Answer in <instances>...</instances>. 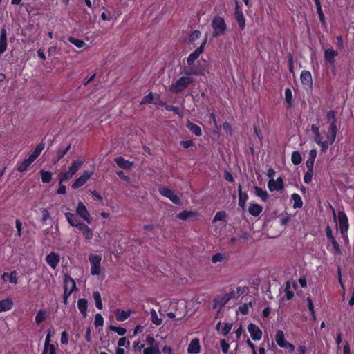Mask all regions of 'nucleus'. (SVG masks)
<instances>
[{
	"label": "nucleus",
	"mask_w": 354,
	"mask_h": 354,
	"mask_svg": "<svg viewBox=\"0 0 354 354\" xmlns=\"http://www.w3.org/2000/svg\"><path fill=\"white\" fill-rule=\"evenodd\" d=\"M326 119L327 122L330 123L326 137L327 139L329 140L330 145H332L335 140L337 133V127L336 126L337 118L335 111L332 110L329 111L327 113Z\"/></svg>",
	"instance_id": "obj_1"
},
{
	"label": "nucleus",
	"mask_w": 354,
	"mask_h": 354,
	"mask_svg": "<svg viewBox=\"0 0 354 354\" xmlns=\"http://www.w3.org/2000/svg\"><path fill=\"white\" fill-rule=\"evenodd\" d=\"M84 162V160H77L73 161L71 165L69 167L68 171L73 176L75 175L78 170L80 169L83 163Z\"/></svg>",
	"instance_id": "obj_27"
},
{
	"label": "nucleus",
	"mask_w": 354,
	"mask_h": 354,
	"mask_svg": "<svg viewBox=\"0 0 354 354\" xmlns=\"http://www.w3.org/2000/svg\"><path fill=\"white\" fill-rule=\"evenodd\" d=\"M182 73L190 76V75H197V72L196 70L193 69L191 67H184Z\"/></svg>",
	"instance_id": "obj_52"
},
{
	"label": "nucleus",
	"mask_w": 354,
	"mask_h": 354,
	"mask_svg": "<svg viewBox=\"0 0 354 354\" xmlns=\"http://www.w3.org/2000/svg\"><path fill=\"white\" fill-rule=\"evenodd\" d=\"M162 352L164 353V354H174V351L173 349L171 348V346H165L162 348Z\"/></svg>",
	"instance_id": "obj_64"
},
{
	"label": "nucleus",
	"mask_w": 354,
	"mask_h": 354,
	"mask_svg": "<svg viewBox=\"0 0 354 354\" xmlns=\"http://www.w3.org/2000/svg\"><path fill=\"white\" fill-rule=\"evenodd\" d=\"M307 301H308V307L309 311L310 312V314L313 316V317L314 319H315V314L313 304V301L310 297H307Z\"/></svg>",
	"instance_id": "obj_55"
},
{
	"label": "nucleus",
	"mask_w": 354,
	"mask_h": 354,
	"mask_svg": "<svg viewBox=\"0 0 354 354\" xmlns=\"http://www.w3.org/2000/svg\"><path fill=\"white\" fill-rule=\"evenodd\" d=\"M41 354H57L56 347L54 344L44 346Z\"/></svg>",
	"instance_id": "obj_47"
},
{
	"label": "nucleus",
	"mask_w": 354,
	"mask_h": 354,
	"mask_svg": "<svg viewBox=\"0 0 354 354\" xmlns=\"http://www.w3.org/2000/svg\"><path fill=\"white\" fill-rule=\"evenodd\" d=\"M114 161L117 165L123 169H130L133 166V162L124 159L122 156L116 157Z\"/></svg>",
	"instance_id": "obj_18"
},
{
	"label": "nucleus",
	"mask_w": 354,
	"mask_h": 354,
	"mask_svg": "<svg viewBox=\"0 0 354 354\" xmlns=\"http://www.w3.org/2000/svg\"><path fill=\"white\" fill-rule=\"evenodd\" d=\"M41 175V180L44 183H48L52 180V174L50 171H46L44 170H41L39 171Z\"/></svg>",
	"instance_id": "obj_41"
},
{
	"label": "nucleus",
	"mask_w": 354,
	"mask_h": 354,
	"mask_svg": "<svg viewBox=\"0 0 354 354\" xmlns=\"http://www.w3.org/2000/svg\"><path fill=\"white\" fill-rule=\"evenodd\" d=\"M88 261L91 264V274L93 276L99 275L101 271V256L90 254L88 255Z\"/></svg>",
	"instance_id": "obj_3"
},
{
	"label": "nucleus",
	"mask_w": 354,
	"mask_h": 354,
	"mask_svg": "<svg viewBox=\"0 0 354 354\" xmlns=\"http://www.w3.org/2000/svg\"><path fill=\"white\" fill-rule=\"evenodd\" d=\"M192 82L193 79L192 77L182 76L170 85L169 91L172 93H181L185 89H186Z\"/></svg>",
	"instance_id": "obj_2"
},
{
	"label": "nucleus",
	"mask_w": 354,
	"mask_h": 354,
	"mask_svg": "<svg viewBox=\"0 0 354 354\" xmlns=\"http://www.w3.org/2000/svg\"><path fill=\"white\" fill-rule=\"evenodd\" d=\"M73 175L68 171L62 172L58 175V182L59 184L63 183L64 181H67L68 180L72 178Z\"/></svg>",
	"instance_id": "obj_43"
},
{
	"label": "nucleus",
	"mask_w": 354,
	"mask_h": 354,
	"mask_svg": "<svg viewBox=\"0 0 354 354\" xmlns=\"http://www.w3.org/2000/svg\"><path fill=\"white\" fill-rule=\"evenodd\" d=\"M32 162H33L32 160H30L29 158L25 159L23 162L19 164L17 167L18 171L21 173L25 171Z\"/></svg>",
	"instance_id": "obj_40"
},
{
	"label": "nucleus",
	"mask_w": 354,
	"mask_h": 354,
	"mask_svg": "<svg viewBox=\"0 0 354 354\" xmlns=\"http://www.w3.org/2000/svg\"><path fill=\"white\" fill-rule=\"evenodd\" d=\"M15 224H16V228H17V236L18 237H20L21 236V231H22L21 222L19 219H17L15 221Z\"/></svg>",
	"instance_id": "obj_58"
},
{
	"label": "nucleus",
	"mask_w": 354,
	"mask_h": 354,
	"mask_svg": "<svg viewBox=\"0 0 354 354\" xmlns=\"http://www.w3.org/2000/svg\"><path fill=\"white\" fill-rule=\"evenodd\" d=\"M44 147H45V145L43 142H41L39 145H37L35 147L32 153H30V156H28V158H30V160H32V162H34L39 157V156L40 155L41 151L44 150Z\"/></svg>",
	"instance_id": "obj_25"
},
{
	"label": "nucleus",
	"mask_w": 354,
	"mask_h": 354,
	"mask_svg": "<svg viewBox=\"0 0 354 354\" xmlns=\"http://www.w3.org/2000/svg\"><path fill=\"white\" fill-rule=\"evenodd\" d=\"M147 348L148 350H150V354H162L158 344H155V346H148Z\"/></svg>",
	"instance_id": "obj_57"
},
{
	"label": "nucleus",
	"mask_w": 354,
	"mask_h": 354,
	"mask_svg": "<svg viewBox=\"0 0 354 354\" xmlns=\"http://www.w3.org/2000/svg\"><path fill=\"white\" fill-rule=\"evenodd\" d=\"M269 189L272 191H279L283 188V180L281 177H279L277 180L271 179L268 184Z\"/></svg>",
	"instance_id": "obj_13"
},
{
	"label": "nucleus",
	"mask_w": 354,
	"mask_h": 354,
	"mask_svg": "<svg viewBox=\"0 0 354 354\" xmlns=\"http://www.w3.org/2000/svg\"><path fill=\"white\" fill-rule=\"evenodd\" d=\"M64 297H68L74 290H77L76 283L69 275H65Z\"/></svg>",
	"instance_id": "obj_5"
},
{
	"label": "nucleus",
	"mask_w": 354,
	"mask_h": 354,
	"mask_svg": "<svg viewBox=\"0 0 354 354\" xmlns=\"http://www.w3.org/2000/svg\"><path fill=\"white\" fill-rule=\"evenodd\" d=\"M68 41L70 43L74 44L78 48H84L85 46H87L86 44L83 40L75 38L72 36H69L68 37Z\"/></svg>",
	"instance_id": "obj_38"
},
{
	"label": "nucleus",
	"mask_w": 354,
	"mask_h": 354,
	"mask_svg": "<svg viewBox=\"0 0 354 354\" xmlns=\"http://www.w3.org/2000/svg\"><path fill=\"white\" fill-rule=\"evenodd\" d=\"M68 342V333L66 331H63L61 334V344H67Z\"/></svg>",
	"instance_id": "obj_61"
},
{
	"label": "nucleus",
	"mask_w": 354,
	"mask_h": 354,
	"mask_svg": "<svg viewBox=\"0 0 354 354\" xmlns=\"http://www.w3.org/2000/svg\"><path fill=\"white\" fill-rule=\"evenodd\" d=\"M114 313H115L117 321L124 322V321L127 320L131 316V310H122L120 309H116L114 311Z\"/></svg>",
	"instance_id": "obj_21"
},
{
	"label": "nucleus",
	"mask_w": 354,
	"mask_h": 354,
	"mask_svg": "<svg viewBox=\"0 0 354 354\" xmlns=\"http://www.w3.org/2000/svg\"><path fill=\"white\" fill-rule=\"evenodd\" d=\"M77 214L84 221H86L88 224L91 223V216L90 214L86 208V207L84 205V204L80 201L77 204V207L76 209Z\"/></svg>",
	"instance_id": "obj_8"
},
{
	"label": "nucleus",
	"mask_w": 354,
	"mask_h": 354,
	"mask_svg": "<svg viewBox=\"0 0 354 354\" xmlns=\"http://www.w3.org/2000/svg\"><path fill=\"white\" fill-rule=\"evenodd\" d=\"M232 299H236L234 290L231 288L229 290H225V293H223V306Z\"/></svg>",
	"instance_id": "obj_28"
},
{
	"label": "nucleus",
	"mask_w": 354,
	"mask_h": 354,
	"mask_svg": "<svg viewBox=\"0 0 354 354\" xmlns=\"http://www.w3.org/2000/svg\"><path fill=\"white\" fill-rule=\"evenodd\" d=\"M337 51L333 49H326L324 50V59L330 64H334L335 57L337 56Z\"/></svg>",
	"instance_id": "obj_23"
},
{
	"label": "nucleus",
	"mask_w": 354,
	"mask_h": 354,
	"mask_svg": "<svg viewBox=\"0 0 354 354\" xmlns=\"http://www.w3.org/2000/svg\"><path fill=\"white\" fill-rule=\"evenodd\" d=\"M104 324V318L100 313H97L95 317L94 325L95 327L102 326Z\"/></svg>",
	"instance_id": "obj_49"
},
{
	"label": "nucleus",
	"mask_w": 354,
	"mask_h": 354,
	"mask_svg": "<svg viewBox=\"0 0 354 354\" xmlns=\"http://www.w3.org/2000/svg\"><path fill=\"white\" fill-rule=\"evenodd\" d=\"M248 195L245 192L241 191V185L239 186V205L244 209Z\"/></svg>",
	"instance_id": "obj_35"
},
{
	"label": "nucleus",
	"mask_w": 354,
	"mask_h": 354,
	"mask_svg": "<svg viewBox=\"0 0 354 354\" xmlns=\"http://www.w3.org/2000/svg\"><path fill=\"white\" fill-rule=\"evenodd\" d=\"M313 175V170H307L304 177V181L305 183L309 184L312 181Z\"/></svg>",
	"instance_id": "obj_51"
},
{
	"label": "nucleus",
	"mask_w": 354,
	"mask_h": 354,
	"mask_svg": "<svg viewBox=\"0 0 354 354\" xmlns=\"http://www.w3.org/2000/svg\"><path fill=\"white\" fill-rule=\"evenodd\" d=\"M291 198L294 201L293 207L295 209L301 208L303 206V201L301 200V196L297 194H292L291 195Z\"/></svg>",
	"instance_id": "obj_36"
},
{
	"label": "nucleus",
	"mask_w": 354,
	"mask_h": 354,
	"mask_svg": "<svg viewBox=\"0 0 354 354\" xmlns=\"http://www.w3.org/2000/svg\"><path fill=\"white\" fill-rule=\"evenodd\" d=\"M169 200L173 203H174L176 205H180V199L179 196L177 194H174V192L171 196V197H169Z\"/></svg>",
	"instance_id": "obj_60"
},
{
	"label": "nucleus",
	"mask_w": 354,
	"mask_h": 354,
	"mask_svg": "<svg viewBox=\"0 0 354 354\" xmlns=\"http://www.w3.org/2000/svg\"><path fill=\"white\" fill-rule=\"evenodd\" d=\"M180 144L185 149H187L190 147L194 146V142L192 140H182L180 141Z\"/></svg>",
	"instance_id": "obj_62"
},
{
	"label": "nucleus",
	"mask_w": 354,
	"mask_h": 354,
	"mask_svg": "<svg viewBox=\"0 0 354 354\" xmlns=\"http://www.w3.org/2000/svg\"><path fill=\"white\" fill-rule=\"evenodd\" d=\"M197 215V212L194 211L183 210L176 215L178 219L186 221L189 217Z\"/></svg>",
	"instance_id": "obj_33"
},
{
	"label": "nucleus",
	"mask_w": 354,
	"mask_h": 354,
	"mask_svg": "<svg viewBox=\"0 0 354 354\" xmlns=\"http://www.w3.org/2000/svg\"><path fill=\"white\" fill-rule=\"evenodd\" d=\"M77 230L82 232L83 236L86 240L89 241L93 238V231L84 223H81V224L80 225V227Z\"/></svg>",
	"instance_id": "obj_20"
},
{
	"label": "nucleus",
	"mask_w": 354,
	"mask_h": 354,
	"mask_svg": "<svg viewBox=\"0 0 354 354\" xmlns=\"http://www.w3.org/2000/svg\"><path fill=\"white\" fill-rule=\"evenodd\" d=\"M42 213V218H41V221L44 223H46V221L50 218V214L48 212V211L46 209H44L41 212Z\"/></svg>",
	"instance_id": "obj_63"
},
{
	"label": "nucleus",
	"mask_w": 354,
	"mask_h": 354,
	"mask_svg": "<svg viewBox=\"0 0 354 354\" xmlns=\"http://www.w3.org/2000/svg\"><path fill=\"white\" fill-rule=\"evenodd\" d=\"M285 100L289 104V106H291L292 101V91L290 88H286L285 90Z\"/></svg>",
	"instance_id": "obj_50"
},
{
	"label": "nucleus",
	"mask_w": 354,
	"mask_h": 354,
	"mask_svg": "<svg viewBox=\"0 0 354 354\" xmlns=\"http://www.w3.org/2000/svg\"><path fill=\"white\" fill-rule=\"evenodd\" d=\"M109 329L110 330L116 332L120 336L124 335L126 334V333H127L126 328H122V327H120V326H115L113 325H110L109 326Z\"/></svg>",
	"instance_id": "obj_46"
},
{
	"label": "nucleus",
	"mask_w": 354,
	"mask_h": 354,
	"mask_svg": "<svg viewBox=\"0 0 354 354\" xmlns=\"http://www.w3.org/2000/svg\"><path fill=\"white\" fill-rule=\"evenodd\" d=\"M275 340L277 344L281 348L286 347V341L284 338V334L282 330H278L275 335Z\"/></svg>",
	"instance_id": "obj_32"
},
{
	"label": "nucleus",
	"mask_w": 354,
	"mask_h": 354,
	"mask_svg": "<svg viewBox=\"0 0 354 354\" xmlns=\"http://www.w3.org/2000/svg\"><path fill=\"white\" fill-rule=\"evenodd\" d=\"M46 261L47 264L54 270L59 263L60 256L58 253L53 251L46 257Z\"/></svg>",
	"instance_id": "obj_9"
},
{
	"label": "nucleus",
	"mask_w": 354,
	"mask_h": 354,
	"mask_svg": "<svg viewBox=\"0 0 354 354\" xmlns=\"http://www.w3.org/2000/svg\"><path fill=\"white\" fill-rule=\"evenodd\" d=\"M159 193L163 196L164 197H166L169 199V197L173 194L174 191H172L171 189L166 187H161L158 189Z\"/></svg>",
	"instance_id": "obj_44"
},
{
	"label": "nucleus",
	"mask_w": 354,
	"mask_h": 354,
	"mask_svg": "<svg viewBox=\"0 0 354 354\" xmlns=\"http://www.w3.org/2000/svg\"><path fill=\"white\" fill-rule=\"evenodd\" d=\"M71 147V145L69 144L66 148L64 149H60L57 151L56 157L54 159V162L57 163L59 162L64 156L68 153V151L70 150Z\"/></svg>",
	"instance_id": "obj_34"
},
{
	"label": "nucleus",
	"mask_w": 354,
	"mask_h": 354,
	"mask_svg": "<svg viewBox=\"0 0 354 354\" xmlns=\"http://www.w3.org/2000/svg\"><path fill=\"white\" fill-rule=\"evenodd\" d=\"M12 306L13 301L11 299L7 298L0 300V313L10 310Z\"/></svg>",
	"instance_id": "obj_26"
},
{
	"label": "nucleus",
	"mask_w": 354,
	"mask_h": 354,
	"mask_svg": "<svg viewBox=\"0 0 354 354\" xmlns=\"http://www.w3.org/2000/svg\"><path fill=\"white\" fill-rule=\"evenodd\" d=\"M93 299L95 300V306L97 307V308H98L99 310H102L103 308V304L102 302V298L100 292L94 291L93 292Z\"/></svg>",
	"instance_id": "obj_39"
},
{
	"label": "nucleus",
	"mask_w": 354,
	"mask_h": 354,
	"mask_svg": "<svg viewBox=\"0 0 354 354\" xmlns=\"http://www.w3.org/2000/svg\"><path fill=\"white\" fill-rule=\"evenodd\" d=\"M338 224L339 227L340 233L343 238L347 236V232L348 230V220L346 214L344 211L338 212Z\"/></svg>",
	"instance_id": "obj_4"
},
{
	"label": "nucleus",
	"mask_w": 354,
	"mask_h": 354,
	"mask_svg": "<svg viewBox=\"0 0 354 354\" xmlns=\"http://www.w3.org/2000/svg\"><path fill=\"white\" fill-rule=\"evenodd\" d=\"M249 305L251 306L252 303L250 302L248 304H244L241 305V306H239V312L243 315H247L248 313V306Z\"/></svg>",
	"instance_id": "obj_56"
},
{
	"label": "nucleus",
	"mask_w": 354,
	"mask_h": 354,
	"mask_svg": "<svg viewBox=\"0 0 354 354\" xmlns=\"http://www.w3.org/2000/svg\"><path fill=\"white\" fill-rule=\"evenodd\" d=\"M201 32L199 30H194L191 32L189 35V41L191 42L195 41L196 39H198L201 37Z\"/></svg>",
	"instance_id": "obj_53"
},
{
	"label": "nucleus",
	"mask_w": 354,
	"mask_h": 354,
	"mask_svg": "<svg viewBox=\"0 0 354 354\" xmlns=\"http://www.w3.org/2000/svg\"><path fill=\"white\" fill-rule=\"evenodd\" d=\"M77 308L83 317H86L87 316L88 308L87 300L84 298L79 299V300L77 301Z\"/></svg>",
	"instance_id": "obj_24"
},
{
	"label": "nucleus",
	"mask_w": 354,
	"mask_h": 354,
	"mask_svg": "<svg viewBox=\"0 0 354 354\" xmlns=\"http://www.w3.org/2000/svg\"><path fill=\"white\" fill-rule=\"evenodd\" d=\"M93 175V171H84V173L73 183L72 188L76 189L82 187Z\"/></svg>",
	"instance_id": "obj_6"
},
{
	"label": "nucleus",
	"mask_w": 354,
	"mask_h": 354,
	"mask_svg": "<svg viewBox=\"0 0 354 354\" xmlns=\"http://www.w3.org/2000/svg\"><path fill=\"white\" fill-rule=\"evenodd\" d=\"M201 351L200 341L198 338H194L190 342L187 352L189 354H198Z\"/></svg>",
	"instance_id": "obj_15"
},
{
	"label": "nucleus",
	"mask_w": 354,
	"mask_h": 354,
	"mask_svg": "<svg viewBox=\"0 0 354 354\" xmlns=\"http://www.w3.org/2000/svg\"><path fill=\"white\" fill-rule=\"evenodd\" d=\"M326 234L328 240L330 241L333 248L335 250L336 252L339 254H341V248L339 243L337 242L336 239L333 235V231L331 227L327 225L326 227Z\"/></svg>",
	"instance_id": "obj_10"
},
{
	"label": "nucleus",
	"mask_w": 354,
	"mask_h": 354,
	"mask_svg": "<svg viewBox=\"0 0 354 354\" xmlns=\"http://www.w3.org/2000/svg\"><path fill=\"white\" fill-rule=\"evenodd\" d=\"M187 127L195 136H202V130H201V128L200 127V126L188 121L187 124Z\"/></svg>",
	"instance_id": "obj_29"
},
{
	"label": "nucleus",
	"mask_w": 354,
	"mask_h": 354,
	"mask_svg": "<svg viewBox=\"0 0 354 354\" xmlns=\"http://www.w3.org/2000/svg\"><path fill=\"white\" fill-rule=\"evenodd\" d=\"M297 284L296 283H293L291 284L290 281H288L286 283L285 292L286 296L288 300L291 299L294 296L293 291L297 288Z\"/></svg>",
	"instance_id": "obj_22"
},
{
	"label": "nucleus",
	"mask_w": 354,
	"mask_h": 354,
	"mask_svg": "<svg viewBox=\"0 0 354 354\" xmlns=\"http://www.w3.org/2000/svg\"><path fill=\"white\" fill-rule=\"evenodd\" d=\"M300 80L304 85L311 87L313 85L312 75L310 71H303L300 75Z\"/></svg>",
	"instance_id": "obj_19"
},
{
	"label": "nucleus",
	"mask_w": 354,
	"mask_h": 354,
	"mask_svg": "<svg viewBox=\"0 0 354 354\" xmlns=\"http://www.w3.org/2000/svg\"><path fill=\"white\" fill-rule=\"evenodd\" d=\"M8 46L7 31L3 26L0 31V55L6 52Z\"/></svg>",
	"instance_id": "obj_14"
},
{
	"label": "nucleus",
	"mask_w": 354,
	"mask_h": 354,
	"mask_svg": "<svg viewBox=\"0 0 354 354\" xmlns=\"http://www.w3.org/2000/svg\"><path fill=\"white\" fill-rule=\"evenodd\" d=\"M64 216L66 219L71 226L77 229L80 227V225L81 224L82 222L79 221L76 214L71 212H66L64 214Z\"/></svg>",
	"instance_id": "obj_17"
},
{
	"label": "nucleus",
	"mask_w": 354,
	"mask_h": 354,
	"mask_svg": "<svg viewBox=\"0 0 354 354\" xmlns=\"http://www.w3.org/2000/svg\"><path fill=\"white\" fill-rule=\"evenodd\" d=\"M262 210L263 207L260 205H258L257 203L250 204L248 208V212L250 214L254 216H259L262 212Z\"/></svg>",
	"instance_id": "obj_30"
},
{
	"label": "nucleus",
	"mask_w": 354,
	"mask_h": 354,
	"mask_svg": "<svg viewBox=\"0 0 354 354\" xmlns=\"http://www.w3.org/2000/svg\"><path fill=\"white\" fill-rule=\"evenodd\" d=\"M154 96L152 92H150L149 94L145 95L141 101L142 104H151L153 102Z\"/></svg>",
	"instance_id": "obj_48"
},
{
	"label": "nucleus",
	"mask_w": 354,
	"mask_h": 354,
	"mask_svg": "<svg viewBox=\"0 0 354 354\" xmlns=\"http://www.w3.org/2000/svg\"><path fill=\"white\" fill-rule=\"evenodd\" d=\"M145 342L149 346H155V344H158L153 337L147 335Z\"/></svg>",
	"instance_id": "obj_59"
},
{
	"label": "nucleus",
	"mask_w": 354,
	"mask_h": 354,
	"mask_svg": "<svg viewBox=\"0 0 354 354\" xmlns=\"http://www.w3.org/2000/svg\"><path fill=\"white\" fill-rule=\"evenodd\" d=\"M212 27L213 28L212 35L217 37L221 35V17L216 15L212 21Z\"/></svg>",
	"instance_id": "obj_12"
},
{
	"label": "nucleus",
	"mask_w": 354,
	"mask_h": 354,
	"mask_svg": "<svg viewBox=\"0 0 354 354\" xmlns=\"http://www.w3.org/2000/svg\"><path fill=\"white\" fill-rule=\"evenodd\" d=\"M291 160L294 165H299L302 161V158L299 151H293L291 156Z\"/></svg>",
	"instance_id": "obj_45"
},
{
	"label": "nucleus",
	"mask_w": 354,
	"mask_h": 354,
	"mask_svg": "<svg viewBox=\"0 0 354 354\" xmlns=\"http://www.w3.org/2000/svg\"><path fill=\"white\" fill-rule=\"evenodd\" d=\"M151 320L156 326H160L162 323V319L158 317L157 313L153 308L151 309Z\"/></svg>",
	"instance_id": "obj_42"
},
{
	"label": "nucleus",
	"mask_w": 354,
	"mask_h": 354,
	"mask_svg": "<svg viewBox=\"0 0 354 354\" xmlns=\"http://www.w3.org/2000/svg\"><path fill=\"white\" fill-rule=\"evenodd\" d=\"M48 315V311L46 309H40L35 316V323L39 325L41 323L45 321Z\"/></svg>",
	"instance_id": "obj_31"
},
{
	"label": "nucleus",
	"mask_w": 354,
	"mask_h": 354,
	"mask_svg": "<svg viewBox=\"0 0 354 354\" xmlns=\"http://www.w3.org/2000/svg\"><path fill=\"white\" fill-rule=\"evenodd\" d=\"M248 330L253 340L257 341L261 339L262 337V331L256 324L252 323L250 324L248 326Z\"/></svg>",
	"instance_id": "obj_11"
},
{
	"label": "nucleus",
	"mask_w": 354,
	"mask_h": 354,
	"mask_svg": "<svg viewBox=\"0 0 354 354\" xmlns=\"http://www.w3.org/2000/svg\"><path fill=\"white\" fill-rule=\"evenodd\" d=\"M17 272L16 270H13L10 272V275H9V281L10 283H12V284H17L18 283V280H17Z\"/></svg>",
	"instance_id": "obj_54"
},
{
	"label": "nucleus",
	"mask_w": 354,
	"mask_h": 354,
	"mask_svg": "<svg viewBox=\"0 0 354 354\" xmlns=\"http://www.w3.org/2000/svg\"><path fill=\"white\" fill-rule=\"evenodd\" d=\"M207 39H205L203 42L198 47L194 52L189 54L187 59V62L188 65L191 66L194 64L196 59H197L200 55L203 53L205 46L206 44Z\"/></svg>",
	"instance_id": "obj_7"
},
{
	"label": "nucleus",
	"mask_w": 354,
	"mask_h": 354,
	"mask_svg": "<svg viewBox=\"0 0 354 354\" xmlns=\"http://www.w3.org/2000/svg\"><path fill=\"white\" fill-rule=\"evenodd\" d=\"M254 193L257 196L260 197L263 201H266L268 198V192L259 187L254 186Z\"/></svg>",
	"instance_id": "obj_37"
},
{
	"label": "nucleus",
	"mask_w": 354,
	"mask_h": 354,
	"mask_svg": "<svg viewBox=\"0 0 354 354\" xmlns=\"http://www.w3.org/2000/svg\"><path fill=\"white\" fill-rule=\"evenodd\" d=\"M234 16L239 28L243 30L245 28V17L237 3L236 4Z\"/></svg>",
	"instance_id": "obj_16"
}]
</instances>
